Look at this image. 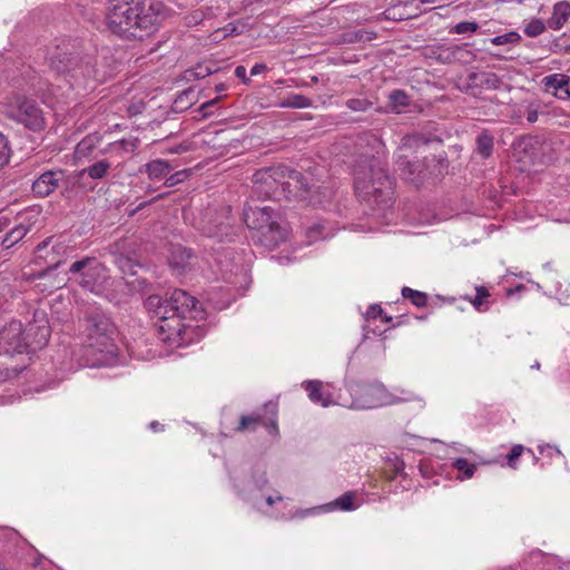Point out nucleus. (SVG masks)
<instances>
[{
  "label": "nucleus",
  "instance_id": "1",
  "mask_svg": "<svg viewBox=\"0 0 570 570\" xmlns=\"http://www.w3.org/2000/svg\"><path fill=\"white\" fill-rule=\"evenodd\" d=\"M145 306L157 318L163 341L170 344L184 345L191 342L198 327L193 321L205 318V311L199 302L178 288L166 297L150 295Z\"/></svg>",
  "mask_w": 570,
  "mask_h": 570
},
{
  "label": "nucleus",
  "instance_id": "2",
  "mask_svg": "<svg viewBox=\"0 0 570 570\" xmlns=\"http://www.w3.org/2000/svg\"><path fill=\"white\" fill-rule=\"evenodd\" d=\"M364 145L368 149L358 156L353 167L355 193L373 209H385L393 204L394 180L379 155L383 142L375 135L366 132L357 139V146Z\"/></svg>",
  "mask_w": 570,
  "mask_h": 570
},
{
  "label": "nucleus",
  "instance_id": "3",
  "mask_svg": "<svg viewBox=\"0 0 570 570\" xmlns=\"http://www.w3.org/2000/svg\"><path fill=\"white\" fill-rule=\"evenodd\" d=\"M165 18L161 0H111L107 12L109 30L126 39L153 35Z\"/></svg>",
  "mask_w": 570,
  "mask_h": 570
},
{
  "label": "nucleus",
  "instance_id": "4",
  "mask_svg": "<svg viewBox=\"0 0 570 570\" xmlns=\"http://www.w3.org/2000/svg\"><path fill=\"white\" fill-rule=\"evenodd\" d=\"M255 189L266 197H277L279 189L308 202L313 206H321L332 197V190L309 184L308 178L301 171L285 166L264 168L254 175Z\"/></svg>",
  "mask_w": 570,
  "mask_h": 570
},
{
  "label": "nucleus",
  "instance_id": "5",
  "mask_svg": "<svg viewBox=\"0 0 570 570\" xmlns=\"http://www.w3.org/2000/svg\"><path fill=\"white\" fill-rule=\"evenodd\" d=\"M243 219L248 228L258 232L259 243L268 249H274L287 238L288 226L286 222L271 206L247 207L244 209Z\"/></svg>",
  "mask_w": 570,
  "mask_h": 570
},
{
  "label": "nucleus",
  "instance_id": "6",
  "mask_svg": "<svg viewBox=\"0 0 570 570\" xmlns=\"http://www.w3.org/2000/svg\"><path fill=\"white\" fill-rule=\"evenodd\" d=\"M117 328L105 314L94 313L87 318L86 347L99 364L112 360L117 355L115 343Z\"/></svg>",
  "mask_w": 570,
  "mask_h": 570
},
{
  "label": "nucleus",
  "instance_id": "7",
  "mask_svg": "<svg viewBox=\"0 0 570 570\" xmlns=\"http://www.w3.org/2000/svg\"><path fill=\"white\" fill-rule=\"evenodd\" d=\"M68 279L83 289L99 294L108 279L105 265L96 257H83L75 261L68 268Z\"/></svg>",
  "mask_w": 570,
  "mask_h": 570
},
{
  "label": "nucleus",
  "instance_id": "8",
  "mask_svg": "<svg viewBox=\"0 0 570 570\" xmlns=\"http://www.w3.org/2000/svg\"><path fill=\"white\" fill-rule=\"evenodd\" d=\"M200 229L205 236L217 243H233L238 236L239 227L230 216V207L222 206L218 210L209 209L202 218Z\"/></svg>",
  "mask_w": 570,
  "mask_h": 570
},
{
  "label": "nucleus",
  "instance_id": "9",
  "mask_svg": "<svg viewBox=\"0 0 570 570\" xmlns=\"http://www.w3.org/2000/svg\"><path fill=\"white\" fill-rule=\"evenodd\" d=\"M355 396L347 406L354 410H368L401 402H412L416 396L407 392L404 396L390 394L383 384L361 385L354 391Z\"/></svg>",
  "mask_w": 570,
  "mask_h": 570
},
{
  "label": "nucleus",
  "instance_id": "10",
  "mask_svg": "<svg viewBox=\"0 0 570 570\" xmlns=\"http://www.w3.org/2000/svg\"><path fill=\"white\" fill-rule=\"evenodd\" d=\"M10 119L23 125L31 131H40L45 128L46 121L39 105L29 98L19 97L7 110Z\"/></svg>",
  "mask_w": 570,
  "mask_h": 570
},
{
  "label": "nucleus",
  "instance_id": "11",
  "mask_svg": "<svg viewBox=\"0 0 570 570\" xmlns=\"http://www.w3.org/2000/svg\"><path fill=\"white\" fill-rule=\"evenodd\" d=\"M28 346L20 321L12 320L0 328V355L4 358L28 354Z\"/></svg>",
  "mask_w": 570,
  "mask_h": 570
},
{
  "label": "nucleus",
  "instance_id": "12",
  "mask_svg": "<svg viewBox=\"0 0 570 570\" xmlns=\"http://www.w3.org/2000/svg\"><path fill=\"white\" fill-rule=\"evenodd\" d=\"M277 413L278 404L273 401L266 402L262 409L254 411L248 415H242L239 423L235 429L236 432H244L246 430L255 431L258 425L266 428L268 434L277 436Z\"/></svg>",
  "mask_w": 570,
  "mask_h": 570
},
{
  "label": "nucleus",
  "instance_id": "13",
  "mask_svg": "<svg viewBox=\"0 0 570 570\" xmlns=\"http://www.w3.org/2000/svg\"><path fill=\"white\" fill-rule=\"evenodd\" d=\"M50 68L58 75L71 73V77H96V70L90 61H81L79 57L67 52H57L50 57Z\"/></svg>",
  "mask_w": 570,
  "mask_h": 570
},
{
  "label": "nucleus",
  "instance_id": "14",
  "mask_svg": "<svg viewBox=\"0 0 570 570\" xmlns=\"http://www.w3.org/2000/svg\"><path fill=\"white\" fill-rule=\"evenodd\" d=\"M468 45H439L432 49V57L442 63L469 62L474 55L466 49Z\"/></svg>",
  "mask_w": 570,
  "mask_h": 570
},
{
  "label": "nucleus",
  "instance_id": "15",
  "mask_svg": "<svg viewBox=\"0 0 570 570\" xmlns=\"http://www.w3.org/2000/svg\"><path fill=\"white\" fill-rule=\"evenodd\" d=\"M18 223L11 227L3 237H0L3 248L9 249L18 244L33 227L36 218L33 215L21 214L17 217Z\"/></svg>",
  "mask_w": 570,
  "mask_h": 570
},
{
  "label": "nucleus",
  "instance_id": "16",
  "mask_svg": "<svg viewBox=\"0 0 570 570\" xmlns=\"http://www.w3.org/2000/svg\"><path fill=\"white\" fill-rule=\"evenodd\" d=\"M65 178L62 170H49L41 174L32 184V191L39 197H47L56 190Z\"/></svg>",
  "mask_w": 570,
  "mask_h": 570
},
{
  "label": "nucleus",
  "instance_id": "17",
  "mask_svg": "<svg viewBox=\"0 0 570 570\" xmlns=\"http://www.w3.org/2000/svg\"><path fill=\"white\" fill-rule=\"evenodd\" d=\"M548 92L561 100L570 99V77L563 73H551L542 79Z\"/></svg>",
  "mask_w": 570,
  "mask_h": 570
},
{
  "label": "nucleus",
  "instance_id": "18",
  "mask_svg": "<svg viewBox=\"0 0 570 570\" xmlns=\"http://www.w3.org/2000/svg\"><path fill=\"white\" fill-rule=\"evenodd\" d=\"M24 337L27 340L28 354L35 353L38 350L43 348L50 337V327L47 324L37 325L31 324L24 331Z\"/></svg>",
  "mask_w": 570,
  "mask_h": 570
},
{
  "label": "nucleus",
  "instance_id": "19",
  "mask_svg": "<svg viewBox=\"0 0 570 570\" xmlns=\"http://www.w3.org/2000/svg\"><path fill=\"white\" fill-rule=\"evenodd\" d=\"M468 83L471 88L485 90H498L502 86L501 78L491 71L471 72L468 76Z\"/></svg>",
  "mask_w": 570,
  "mask_h": 570
},
{
  "label": "nucleus",
  "instance_id": "20",
  "mask_svg": "<svg viewBox=\"0 0 570 570\" xmlns=\"http://www.w3.org/2000/svg\"><path fill=\"white\" fill-rule=\"evenodd\" d=\"M396 165L404 175L415 184H420L425 177L424 166L420 161H411L401 153L396 154Z\"/></svg>",
  "mask_w": 570,
  "mask_h": 570
},
{
  "label": "nucleus",
  "instance_id": "21",
  "mask_svg": "<svg viewBox=\"0 0 570 570\" xmlns=\"http://www.w3.org/2000/svg\"><path fill=\"white\" fill-rule=\"evenodd\" d=\"M570 18V2L561 0L554 3L552 14L548 19V27L552 30H560Z\"/></svg>",
  "mask_w": 570,
  "mask_h": 570
},
{
  "label": "nucleus",
  "instance_id": "22",
  "mask_svg": "<svg viewBox=\"0 0 570 570\" xmlns=\"http://www.w3.org/2000/svg\"><path fill=\"white\" fill-rule=\"evenodd\" d=\"M304 387L313 403L321 404L324 407H327L333 403L331 395L323 390V383L321 381H306L304 382Z\"/></svg>",
  "mask_w": 570,
  "mask_h": 570
},
{
  "label": "nucleus",
  "instance_id": "23",
  "mask_svg": "<svg viewBox=\"0 0 570 570\" xmlns=\"http://www.w3.org/2000/svg\"><path fill=\"white\" fill-rule=\"evenodd\" d=\"M193 258L194 254L191 249L177 246L174 247L171 252L169 264L174 271H176L178 274H183L187 271Z\"/></svg>",
  "mask_w": 570,
  "mask_h": 570
},
{
  "label": "nucleus",
  "instance_id": "24",
  "mask_svg": "<svg viewBox=\"0 0 570 570\" xmlns=\"http://www.w3.org/2000/svg\"><path fill=\"white\" fill-rule=\"evenodd\" d=\"M174 166L164 159H154L145 164L144 171L150 180H161L167 178Z\"/></svg>",
  "mask_w": 570,
  "mask_h": 570
},
{
  "label": "nucleus",
  "instance_id": "25",
  "mask_svg": "<svg viewBox=\"0 0 570 570\" xmlns=\"http://www.w3.org/2000/svg\"><path fill=\"white\" fill-rule=\"evenodd\" d=\"M110 168L111 164L109 160L100 159L79 170L77 176L79 179H83L85 177H89L95 180L102 179L108 174Z\"/></svg>",
  "mask_w": 570,
  "mask_h": 570
},
{
  "label": "nucleus",
  "instance_id": "26",
  "mask_svg": "<svg viewBox=\"0 0 570 570\" xmlns=\"http://www.w3.org/2000/svg\"><path fill=\"white\" fill-rule=\"evenodd\" d=\"M410 104V96L402 89H394L387 96V107L394 114L405 111Z\"/></svg>",
  "mask_w": 570,
  "mask_h": 570
},
{
  "label": "nucleus",
  "instance_id": "27",
  "mask_svg": "<svg viewBox=\"0 0 570 570\" xmlns=\"http://www.w3.org/2000/svg\"><path fill=\"white\" fill-rule=\"evenodd\" d=\"M26 368L24 363H18L14 358L8 360L0 355V382L18 376Z\"/></svg>",
  "mask_w": 570,
  "mask_h": 570
},
{
  "label": "nucleus",
  "instance_id": "28",
  "mask_svg": "<svg viewBox=\"0 0 570 570\" xmlns=\"http://www.w3.org/2000/svg\"><path fill=\"white\" fill-rule=\"evenodd\" d=\"M532 557L541 559V570H570V563L562 561L556 556H546L541 551H538L534 552Z\"/></svg>",
  "mask_w": 570,
  "mask_h": 570
},
{
  "label": "nucleus",
  "instance_id": "29",
  "mask_svg": "<svg viewBox=\"0 0 570 570\" xmlns=\"http://www.w3.org/2000/svg\"><path fill=\"white\" fill-rule=\"evenodd\" d=\"M475 151L483 158L487 159L492 155L493 150V137L488 131H482L476 137Z\"/></svg>",
  "mask_w": 570,
  "mask_h": 570
},
{
  "label": "nucleus",
  "instance_id": "30",
  "mask_svg": "<svg viewBox=\"0 0 570 570\" xmlns=\"http://www.w3.org/2000/svg\"><path fill=\"white\" fill-rule=\"evenodd\" d=\"M312 100L301 94H293L284 98L279 102L281 108H296V109H305L309 108L312 106Z\"/></svg>",
  "mask_w": 570,
  "mask_h": 570
},
{
  "label": "nucleus",
  "instance_id": "31",
  "mask_svg": "<svg viewBox=\"0 0 570 570\" xmlns=\"http://www.w3.org/2000/svg\"><path fill=\"white\" fill-rule=\"evenodd\" d=\"M98 141L99 138L97 136H86L75 148L76 157L81 159L89 156L96 149Z\"/></svg>",
  "mask_w": 570,
  "mask_h": 570
},
{
  "label": "nucleus",
  "instance_id": "32",
  "mask_svg": "<svg viewBox=\"0 0 570 570\" xmlns=\"http://www.w3.org/2000/svg\"><path fill=\"white\" fill-rule=\"evenodd\" d=\"M354 500L355 494L353 492H345L340 498L335 499L332 503H330V505L332 509H338L342 511H353L356 509Z\"/></svg>",
  "mask_w": 570,
  "mask_h": 570
},
{
  "label": "nucleus",
  "instance_id": "33",
  "mask_svg": "<svg viewBox=\"0 0 570 570\" xmlns=\"http://www.w3.org/2000/svg\"><path fill=\"white\" fill-rule=\"evenodd\" d=\"M402 296L411 301L416 307H424L428 304V295L424 292L415 291L404 286L402 288Z\"/></svg>",
  "mask_w": 570,
  "mask_h": 570
},
{
  "label": "nucleus",
  "instance_id": "34",
  "mask_svg": "<svg viewBox=\"0 0 570 570\" xmlns=\"http://www.w3.org/2000/svg\"><path fill=\"white\" fill-rule=\"evenodd\" d=\"M452 466L462 472L463 475L459 476L461 480L471 479L475 472L476 465L469 462L464 458H458L452 462Z\"/></svg>",
  "mask_w": 570,
  "mask_h": 570
},
{
  "label": "nucleus",
  "instance_id": "35",
  "mask_svg": "<svg viewBox=\"0 0 570 570\" xmlns=\"http://www.w3.org/2000/svg\"><path fill=\"white\" fill-rule=\"evenodd\" d=\"M476 295L473 298H469L473 307L479 311L483 312L488 309V303L484 301L487 297L490 296L489 291L484 286H478L475 288Z\"/></svg>",
  "mask_w": 570,
  "mask_h": 570
},
{
  "label": "nucleus",
  "instance_id": "36",
  "mask_svg": "<svg viewBox=\"0 0 570 570\" xmlns=\"http://www.w3.org/2000/svg\"><path fill=\"white\" fill-rule=\"evenodd\" d=\"M527 451L534 458V453L531 449H525L521 444H515L511 448L510 452L507 454V463L510 468H517V460L522 455V453Z\"/></svg>",
  "mask_w": 570,
  "mask_h": 570
},
{
  "label": "nucleus",
  "instance_id": "37",
  "mask_svg": "<svg viewBox=\"0 0 570 570\" xmlns=\"http://www.w3.org/2000/svg\"><path fill=\"white\" fill-rule=\"evenodd\" d=\"M521 36L517 31H510L504 35L493 37L490 41L494 46H503L508 43H519Z\"/></svg>",
  "mask_w": 570,
  "mask_h": 570
},
{
  "label": "nucleus",
  "instance_id": "38",
  "mask_svg": "<svg viewBox=\"0 0 570 570\" xmlns=\"http://www.w3.org/2000/svg\"><path fill=\"white\" fill-rule=\"evenodd\" d=\"M523 31L528 37L534 38L546 31V24L540 19H532L525 24Z\"/></svg>",
  "mask_w": 570,
  "mask_h": 570
},
{
  "label": "nucleus",
  "instance_id": "39",
  "mask_svg": "<svg viewBox=\"0 0 570 570\" xmlns=\"http://www.w3.org/2000/svg\"><path fill=\"white\" fill-rule=\"evenodd\" d=\"M372 105V101L363 97L351 98L345 102V106L352 111H366Z\"/></svg>",
  "mask_w": 570,
  "mask_h": 570
},
{
  "label": "nucleus",
  "instance_id": "40",
  "mask_svg": "<svg viewBox=\"0 0 570 570\" xmlns=\"http://www.w3.org/2000/svg\"><path fill=\"white\" fill-rule=\"evenodd\" d=\"M190 175H191V169H189V168L178 170V171L167 176L164 185L166 187H174V186L185 181L186 179H188Z\"/></svg>",
  "mask_w": 570,
  "mask_h": 570
},
{
  "label": "nucleus",
  "instance_id": "41",
  "mask_svg": "<svg viewBox=\"0 0 570 570\" xmlns=\"http://www.w3.org/2000/svg\"><path fill=\"white\" fill-rule=\"evenodd\" d=\"M11 149L8 138L0 132V169L3 168L10 159Z\"/></svg>",
  "mask_w": 570,
  "mask_h": 570
},
{
  "label": "nucleus",
  "instance_id": "42",
  "mask_svg": "<svg viewBox=\"0 0 570 570\" xmlns=\"http://www.w3.org/2000/svg\"><path fill=\"white\" fill-rule=\"evenodd\" d=\"M480 26L475 21H461L453 27V32L458 35L473 33L479 30Z\"/></svg>",
  "mask_w": 570,
  "mask_h": 570
},
{
  "label": "nucleus",
  "instance_id": "43",
  "mask_svg": "<svg viewBox=\"0 0 570 570\" xmlns=\"http://www.w3.org/2000/svg\"><path fill=\"white\" fill-rule=\"evenodd\" d=\"M190 96H193L191 90H185L181 92L175 100V107L177 109H184L191 106Z\"/></svg>",
  "mask_w": 570,
  "mask_h": 570
},
{
  "label": "nucleus",
  "instance_id": "44",
  "mask_svg": "<svg viewBox=\"0 0 570 570\" xmlns=\"http://www.w3.org/2000/svg\"><path fill=\"white\" fill-rule=\"evenodd\" d=\"M220 100V97H216L214 99H210L206 102H204L203 105H200V107L198 108V111L202 114V117L203 118H207L209 116L213 115V107H215L218 101Z\"/></svg>",
  "mask_w": 570,
  "mask_h": 570
},
{
  "label": "nucleus",
  "instance_id": "45",
  "mask_svg": "<svg viewBox=\"0 0 570 570\" xmlns=\"http://www.w3.org/2000/svg\"><path fill=\"white\" fill-rule=\"evenodd\" d=\"M525 118L530 124H534L538 121L539 118V109L538 106H534L533 104H530L525 108Z\"/></svg>",
  "mask_w": 570,
  "mask_h": 570
},
{
  "label": "nucleus",
  "instance_id": "46",
  "mask_svg": "<svg viewBox=\"0 0 570 570\" xmlns=\"http://www.w3.org/2000/svg\"><path fill=\"white\" fill-rule=\"evenodd\" d=\"M539 451L541 454L547 455L549 458L562 456V453L558 448L551 446L549 444L539 446Z\"/></svg>",
  "mask_w": 570,
  "mask_h": 570
},
{
  "label": "nucleus",
  "instance_id": "47",
  "mask_svg": "<svg viewBox=\"0 0 570 570\" xmlns=\"http://www.w3.org/2000/svg\"><path fill=\"white\" fill-rule=\"evenodd\" d=\"M382 313H383L382 307L377 304H373V305L368 306L365 316L367 318H376V317H380L382 315Z\"/></svg>",
  "mask_w": 570,
  "mask_h": 570
},
{
  "label": "nucleus",
  "instance_id": "48",
  "mask_svg": "<svg viewBox=\"0 0 570 570\" xmlns=\"http://www.w3.org/2000/svg\"><path fill=\"white\" fill-rule=\"evenodd\" d=\"M235 76L246 85L249 82V78H247V71L244 66H237L235 68Z\"/></svg>",
  "mask_w": 570,
  "mask_h": 570
},
{
  "label": "nucleus",
  "instance_id": "49",
  "mask_svg": "<svg viewBox=\"0 0 570 570\" xmlns=\"http://www.w3.org/2000/svg\"><path fill=\"white\" fill-rule=\"evenodd\" d=\"M267 70V66L265 63H256L250 69V75L252 76H257L259 73H263L264 71Z\"/></svg>",
  "mask_w": 570,
  "mask_h": 570
},
{
  "label": "nucleus",
  "instance_id": "50",
  "mask_svg": "<svg viewBox=\"0 0 570 570\" xmlns=\"http://www.w3.org/2000/svg\"><path fill=\"white\" fill-rule=\"evenodd\" d=\"M4 535L8 537L11 541H21L22 543H26L24 541L21 540L19 533L13 529L4 530Z\"/></svg>",
  "mask_w": 570,
  "mask_h": 570
},
{
  "label": "nucleus",
  "instance_id": "51",
  "mask_svg": "<svg viewBox=\"0 0 570 570\" xmlns=\"http://www.w3.org/2000/svg\"><path fill=\"white\" fill-rule=\"evenodd\" d=\"M416 140L414 136H406L402 139V145L399 147V151H402L406 147H411L412 144Z\"/></svg>",
  "mask_w": 570,
  "mask_h": 570
},
{
  "label": "nucleus",
  "instance_id": "52",
  "mask_svg": "<svg viewBox=\"0 0 570 570\" xmlns=\"http://www.w3.org/2000/svg\"><path fill=\"white\" fill-rule=\"evenodd\" d=\"M210 73H212V71L209 69H207V68L204 69L203 67H199L198 71L194 72V76L196 78H204V77H206V76H208Z\"/></svg>",
  "mask_w": 570,
  "mask_h": 570
},
{
  "label": "nucleus",
  "instance_id": "53",
  "mask_svg": "<svg viewBox=\"0 0 570 570\" xmlns=\"http://www.w3.org/2000/svg\"><path fill=\"white\" fill-rule=\"evenodd\" d=\"M149 429L153 431V432H160L164 430V425L160 424L159 422L157 421H153L150 422L149 424Z\"/></svg>",
  "mask_w": 570,
  "mask_h": 570
},
{
  "label": "nucleus",
  "instance_id": "54",
  "mask_svg": "<svg viewBox=\"0 0 570 570\" xmlns=\"http://www.w3.org/2000/svg\"><path fill=\"white\" fill-rule=\"evenodd\" d=\"M10 224V219L7 217H0V234L3 233Z\"/></svg>",
  "mask_w": 570,
  "mask_h": 570
},
{
  "label": "nucleus",
  "instance_id": "55",
  "mask_svg": "<svg viewBox=\"0 0 570 570\" xmlns=\"http://www.w3.org/2000/svg\"><path fill=\"white\" fill-rule=\"evenodd\" d=\"M282 500H283V498H282V497H276V498H274V497H272V495H268V497L266 498V503H267L268 505H273L276 501H282Z\"/></svg>",
  "mask_w": 570,
  "mask_h": 570
},
{
  "label": "nucleus",
  "instance_id": "56",
  "mask_svg": "<svg viewBox=\"0 0 570 570\" xmlns=\"http://www.w3.org/2000/svg\"><path fill=\"white\" fill-rule=\"evenodd\" d=\"M226 88H227V86L224 82H219V83L215 85L216 92H222V91L226 90Z\"/></svg>",
  "mask_w": 570,
  "mask_h": 570
},
{
  "label": "nucleus",
  "instance_id": "57",
  "mask_svg": "<svg viewBox=\"0 0 570 570\" xmlns=\"http://www.w3.org/2000/svg\"><path fill=\"white\" fill-rule=\"evenodd\" d=\"M0 570H14L12 567L6 566L2 561H0Z\"/></svg>",
  "mask_w": 570,
  "mask_h": 570
},
{
  "label": "nucleus",
  "instance_id": "58",
  "mask_svg": "<svg viewBox=\"0 0 570 570\" xmlns=\"http://www.w3.org/2000/svg\"><path fill=\"white\" fill-rule=\"evenodd\" d=\"M318 229H320L318 225L313 226V227L309 228V233L318 232Z\"/></svg>",
  "mask_w": 570,
  "mask_h": 570
},
{
  "label": "nucleus",
  "instance_id": "59",
  "mask_svg": "<svg viewBox=\"0 0 570 570\" xmlns=\"http://www.w3.org/2000/svg\"><path fill=\"white\" fill-rule=\"evenodd\" d=\"M311 80H312L313 82H317V81H318V78H317L316 76H313V77L311 78Z\"/></svg>",
  "mask_w": 570,
  "mask_h": 570
},
{
  "label": "nucleus",
  "instance_id": "60",
  "mask_svg": "<svg viewBox=\"0 0 570 570\" xmlns=\"http://www.w3.org/2000/svg\"><path fill=\"white\" fill-rule=\"evenodd\" d=\"M383 321H384V322H386V323H387V322H391V321H392V317H387V316H385V317L383 318Z\"/></svg>",
  "mask_w": 570,
  "mask_h": 570
},
{
  "label": "nucleus",
  "instance_id": "61",
  "mask_svg": "<svg viewBox=\"0 0 570 570\" xmlns=\"http://www.w3.org/2000/svg\"><path fill=\"white\" fill-rule=\"evenodd\" d=\"M539 367H540V364L538 362L532 365V368H539Z\"/></svg>",
  "mask_w": 570,
  "mask_h": 570
},
{
  "label": "nucleus",
  "instance_id": "62",
  "mask_svg": "<svg viewBox=\"0 0 570 570\" xmlns=\"http://www.w3.org/2000/svg\"><path fill=\"white\" fill-rule=\"evenodd\" d=\"M163 197H164V194H160V195H158L157 197H155V199H160V198H163Z\"/></svg>",
  "mask_w": 570,
  "mask_h": 570
},
{
  "label": "nucleus",
  "instance_id": "63",
  "mask_svg": "<svg viewBox=\"0 0 570 570\" xmlns=\"http://www.w3.org/2000/svg\"><path fill=\"white\" fill-rule=\"evenodd\" d=\"M145 204H146V203L140 204V205H139V207H138V209H139V208H141V207H144V206H145Z\"/></svg>",
  "mask_w": 570,
  "mask_h": 570
}]
</instances>
